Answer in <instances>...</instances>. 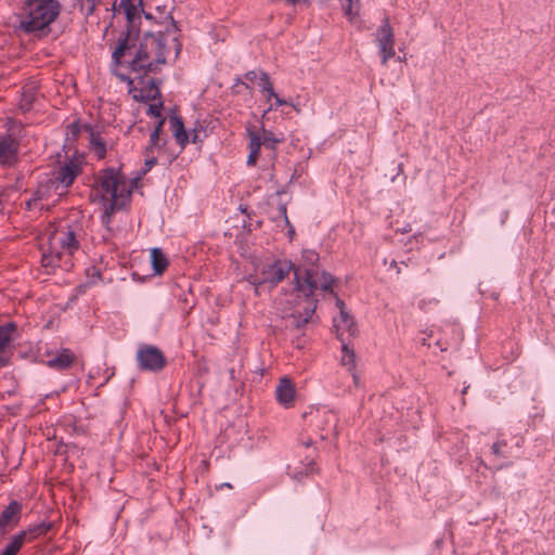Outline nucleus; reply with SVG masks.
Wrapping results in <instances>:
<instances>
[{
    "mask_svg": "<svg viewBox=\"0 0 555 555\" xmlns=\"http://www.w3.org/2000/svg\"><path fill=\"white\" fill-rule=\"evenodd\" d=\"M119 8H122L125 11L127 29L119 37L117 48L112 53L113 62L116 65L121 64V59L126 56V52L130 49L132 36H140V27L138 25L140 15H138L137 5L132 3V0H120Z\"/></svg>",
    "mask_w": 555,
    "mask_h": 555,
    "instance_id": "nucleus-5",
    "label": "nucleus"
},
{
    "mask_svg": "<svg viewBox=\"0 0 555 555\" xmlns=\"http://www.w3.org/2000/svg\"><path fill=\"white\" fill-rule=\"evenodd\" d=\"M82 159L73 155L63 166L54 172V180L65 189L70 186L81 172Z\"/></svg>",
    "mask_w": 555,
    "mask_h": 555,
    "instance_id": "nucleus-9",
    "label": "nucleus"
},
{
    "mask_svg": "<svg viewBox=\"0 0 555 555\" xmlns=\"http://www.w3.org/2000/svg\"><path fill=\"white\" fill-rule=\"evenodd\" d=\"M132 50H134L133 57L129 62L132 72L144 75L156 73L158 66L166 63V43L162 31L149 30L141 38L132 36L131 46L126 55L131 54Z\"/></svg>",
    "mask_w": 555,
    "mask_h": 555,
    "instance_id": "nucleus-2",
    "label": "nucleus"
},
{
    "mask_svg": "<svg viewBox=\"0 0 555 555\" xmlns=\"http://www.w3.org/2000/svg\"><path fill=\"white\" fill-rule=\"evenodd\" d=\"M289 106L294 107L297 112H299V109L297 108V105L293 104L292 102H289L288 104Z\"/></svg>",
    "mask_w": 555,
    "mask_h": 555,
    "instance_id": "nucleus-53",
    "label": "nucleus"
},
{
    "mask_svg": "<svg viewBox=\"0 0 555 555\" xmlns=\"http://www.w3.org/2000/svg\"><path fill=\"white\" fill-rule=\"evenodd\" d=\"M60 12L59 0H26L20 28L28 34L41 31L56 20Z\"/></svg>",
    "mask_w": 555,
    "mask_h": 555,
    "instance_id": "nucleus-3",
    "label": "nucleus"
},
{
    "mask_svg": "<svg viewBox=\"0 0 555 555\" xmlns=\"http://www.w3.org/2000/svg\"><path fill=\"white\" fill-rule=\"evenodd\" d=\"M263 93L267 94V102H269L272 98L276 95L273 86H270L269 89H267Z\"/></svg>",
    "mask_w": 555,
    "mask_h": 555,
    "instance_id": "nucleus-44",
    "label": "nucleus"
},
{
    "mask_svg": "<svg viewBox=\"0 0 555 555\" xmlns=\"http://www.w3.org/2000/svg\"><path fill=\"white\" fill-rule=\"evenodd\" d=\"M159 137L157 135V131H152L150 135L149 145L145 147V155L149 156L153 154L154 150L158 146Z\"/></svg>",
    "mask_w": 555,
    "mask_h": 555,
    "instance_id": "nucleus-32",
    "label": "nucleus"
},
{
    "mask_svg": "<svg viewBox=\"0 0 555 555\" xmlns=\"http://www.w3.org/2000/svg\"><path fill=\"white\" fill-rule=\"evenodd\" d=\"M138 365L142 371L159 372L167 363L163 351L153 345H141L137 351Z\"/></svg>",
    "mask_w": 555,
    "mask_h": 555,
    "instance_id": "nucleus-6",
    "label": "nucleus"
},
{
    "mask_svg": "<svg viewBox=\"0 0 555 555\" xmlns=\"http://www.w3.org/2000/svg\"><path fill=\"white\" fill-rule=\"evenodd\" d=\"M38 201V197L30 198L26 202V209H30L34 202Z\"/></svg>",
    "mask_w": 555,
    "mask_h": 555,
    "instance_id": "nucleus-49",
    "label": "nucleus"
},
{
    "mask_svg": "<svg viewBox=\"0 0 555 555\" xmlns=\"http://www.w3.org/2000/svg\"><path fill=\"white\" fill-rule=\"evenodd\" d=\"M18 142L8 134L0 138V165L13 166L18 159Z\"/></svg>",
    "mask_w": 555,
    "mask_h": 555,
    "instance_id": "nucleus-13",
    "label": "nucleus"
},
{
    "mask_svg": "<svg viewBox=\"0 0 555 555\" xmlns=\"http://www.w3.org/2000/svg\"><path fill=\"white\" fill-rule=\"evenodd\" d=\"M166 119L165 118H160L155 127V129L153 131H157V135L159 137L160 135V132H162V129H163V126L165 124Z\"/></svg>",
    "mask_w": 555,
    "mask_h": 555,
    "instance_id": "nucleus-45",
    "label": "nucleus"
},
{
    "mask_svg": "<svg viewBox=\"0 0 555 555\" xmlns=\"http://www.w3.org/2000/svg\"><path fill=\"white\" fill-rule=\"evenodd\" d=\"M299 268L300 267H295L291 260L276 259L262 267L261 280L259 284H269L270 286H276L280 282H282L285 279V276L288 275L291 271L295 273V270Z\"/></svg>",
    "mask_w": 555,
    "mask_h": 555,
    "instance_id": "nucleus-7",
    "label": "nucleus"
},
{
    "mask_svg": "<svg viewBox=\"0 0 555 555\" xmlns=\"http://www.w3.org/2000/svg\"><path fill=\"white\" fill-rule=\"evenodd\" d=\"M34 99H35L34 94L31 92H29L28 90H25L23 92L21 107L26 111L30 109Z\"/></svg>",
    "mask_w": 555,
    "mask_h": 555,
    "instance_id": "nucleus-34",
    "label": "nucleus"
},
{
    "mask_svg": "<svg viewBox=\"0 0 555 555\" xmlns=\"http://www.w3.org/2000/svg\"><path fill=\"white\" fill-rule=\"evenodd\" d=\"M163 108L162 100H158V103L151 104L147 109V114L152 117H160Z\"/></svg>",
    "mask_w": 555,
    "mask_h": 555,
    "instance_id": "nucleus-36",
    "label": "nucleus"
},
{
    "mask_svg": "<svg viewBox=\"0 0 555 555\" xmlns=\"http://www.w3.org/2000/svg\"><path fill=\"white\" fill-rule=\"evenodd\" d=\"M223 487L232 488V485L229 482H224V483L220 485V488H223Z\"/></svg>",
    "mask_w": 555,
    "mask_h": 555,
    "instance_id": "nucleus-50",
    "label": "nucleus"
},
{
    "mask_svg": "<svg viewBox=\"0 0 555 555\" xmlns=\"http://www.w3.org/2000/svg\"><path fill=\"white\" fill-rule=\"evenodd\" d=\"M23 505L21 502L11 501L0 513V532L5 534L9 530L18 525L22 516Z\"/></svg>",
    "mask_w": 555,
    "mask_h": 555,
    "instance_id": "nucleus-11",
    "label": "nucleus"
},
{
    "mask_svg": "<svg viewBox=\"0 0 555 555\" xmlns=\"http://www.w3.org/2000/svg\"><path fill=\"white\" fill-rule=\"evenodd\" d=\"M52 527L51 522L41 521L39 524L29 526L27 529L22 530L21 532H25V542H30L43 534H46Z\"/></svg>",
    "mask_w": 555,
    "mask_h": 555,
    "instance_id": "nucleus-23",
    "label": "nucleus"
},
{
    "mask_svg": "<svg viewBox=\"0 0 555 555\" xmlns=\"http://www.w3.org/2000/svg\"><path fill=\"white\" fill-rule=\"evenodd\" d=\"M76 357L68 348H62L55 356L47 360L44 363L48 367L55 371H64L72 366Z\"/></svg>",
    "mask_w": 555,
    "mask_h": 555,
    "instance_id": "nucleus-16",
    "label": "nucleus"
},
{
    "mask_svg": "<svg viewBox=\"0 0 555 555\" xmlns=\"http://www.w3.org/2000/svg\"><path fill=\"white\" fill-rule=\"evenodd\" d=\"M156 164H157V158L155 156L149 155L144 162V167L141 170V175H146Z\"/></svg>",
    "mask_w": 555,
    "mask_h": 555,
    "instance_id": "nucleus-39",
    "label": "nucleus"
},
{
    "mask_svg": "<svg viewBox=\"0 0 555 555\" xmlns=\"http://www.w3.org/2000/svg\"><path fill=\"white\" fill-rule=\"evenodd\" d=\"M334 278L328 272H319L318 268H299L295 270V288L301 293L307 300L314 299L312 296L317 289L332 291Z\"/></svg>",
    "mask_w": 555,
    "mask_h": 555,
    "instance_id": "nucleus-4",
    "label": "nucleus"
},
{
    "mask_svg": "<svg viewBox=\"0 0 555 555\" xmlns=\"http://www.w3.org/2000/svg\"><path fill=\"white\" fill-rule=\"evenodd\" d=\"M238 86H242V87H244V88H245V89H247V90H251L250 86H249L248 83L244 82V81L241 79V77H236V78L234 79V85H233V87H232L233 92H235V93H238V92H240L238 90H236V88H237Z\"/></svg>",
    "mask_w": 555,
    "mask_h": 555,
    "instance_id": "nucleus-41",
    "label": "nucleus"
},
{
    "mask_svg": "<svg viewBox=\"0 0 555 555\" xmlns=\"http://www.w3.org/2000/svg\"><path fill=\"white\" fill-rule=\"evenodd\" d=\"M390 267L397 268V261H396V260H392V261L390 262Z\"/></svg>",
    "mask_w": 555,
    "mask_h": 555,
    "instance_id": "nucleus-52",
    "label": "nucleus"
},
{
    "mask_svg": "<svg viewBox=\"0 0 555 555\" xmlns=\"http://www.w3.org/2000/svg\"><path fill=\"white\" fill-rule=\"evenodd\" d=\"M122 80H128V82H132L131 79L127 78V77H121Z\"/></svg>",
    "mask_w": 555,
    "mask_h": 555,
    "instance_id": "nucleus-55",
    "label": "nucleus"
},
{
    "mask_svg": "<svg viewBox=\"0 0 555 555\" xmlns=\"http://www.w3.org/2000/svg\"><path fill=\"white\" fill-rule=\"evenodd\" d=\"M17 330L15 322H8L0 325V370L8 366L11 361V344L13 343V333Z\"/></svg>",
    "mask_w": 555,
    "mask_h": 555,
    "instance_id": "nucleus-10",
    "label": "nucleus"
},
{
    "mask_svg": "<svg viewBox=\"0 0 555 555\" xmlns=\"http://www.w3.org/2000/svg\"><path fill=\"white\" fill-rule=\"evenodd\" d=\"M180 52V43H177V54Z\"/></svg>",
    "mask_w": 555,
    "mask_h": 555,
    "instance_id": "nucleus-56",
    "label": "nucleus"
},
{
    "mask_svg": "<svg viewBox=\"0 0 555 555\" xmlns=\"http://www.w3.org/2000/svg\"><path fill=\"white\" fill-rule=\"evenodd\" d=\"M343 352H344L343 358H341L343 364L352 366L354 363L356 356H354L353 350L348 349L346 343H343Z\"/></svg>",
    "mask_w": 555,
    "mask_h": 555,
    "instance_id": "nucleus-30",
    "label": "nucleus"
},
{
    "mask_svg": "<svg viewBox=\"0 0 555 555\" xmlns=\"http://www.w3.org/2000/svg\"><path fill=\"white\" fill-rule=\"evenodd\" d=\"M151 262L155 274H162L168 266V259L166 255L158 247L152 248Z\"/></svg>",
    "mask_w": 555,
    "mask_h": 555,
    "instance_id": "nucleus-21",
    "label": "nucleus"
},
{
    "mask_svg": "<svg viewBox=\"0 0 555 555\" xmlns=\"http://www.w3.org/2000/svg\"><path fill=\"white\" fill-rule=\"evenodd\" d=\"M352 4L353 0H345V3H343V10L344 14L349 18L352 20Z\"/></svg>",
    "mask_w": 555,
    "mask_h": 555,
    "instance_id": "nucleus-40",
    "label": "nucleus"
},
{
    "mask_svg": "<svg viewBox=\"0 0 555 555\" xmlns=\"http://www.w3.org/2000/svg\"><path fill=\"white\" fill-rule=\"evenodd\" d=\"M506 444L507 443L505 440L495 441L491 447L492 454L498 457H505L506 455L502 452V448L505 447Z\"/></svg>",
    "mask_w": 555,
    "mask_h": 555,
    "instance_id": "nucleus-35",
    "label": "nucleus"
},
{
    "mask_svg": "<svg viewBox=\"0 0 555 555\" xmlns=\"http://www.w3.org/2000/svg\"><path fill=\"white\" fill-rule=\"evenodd\" d=\"M283 193H284V190H278V191H276V194H278V195H281V194H283Z\"/></svg>",
    "mask_w": 555,
    "mask_h": 555,
    "instance_id": "nucleus-54",
    "label": "nucleus"
},
{
    "mask_svg": "<svg viewBox=\"0 0 555 555\" xmlns=\"http://www.w3.org/2000/svg\"><path fill=\"white\" fill-rule=\"evenodd\" d=\"M258 155L259 154H257V153L249 152L248 157H247V165L254 166L257 162Z\"/></svg>",
    "mask_w": 555,
    "mask_h": 555,
    "instance_id": "nucleus-43",
    "label": "nucleus"
},
{
    "mask_svg": "<svg viewBox=\"0 0 555 555\" xmlns=\"http://www.w3.org/2000/svg\"><path fill=\"white\" fill-rule=\"evenodd\" d=\"M278 211H279V216L283 219L285 225L288 227V236L291 238H293L294 234H295V229L294 227L291 224L289 220H288V217H287V207H286V204L285 203H279L278 205Z\"/></svg>",
    "mask_w": 555,
    "mask_h": 555,
    "instance_id": "nucleus-28",
    "label": "nucleus"
},
{
    "mask_svg": "<svg viewBox=\"0 0 555 555\" xmlns=\"http://www.w3.org/2000/svg\"><path fill=\"white\" fill-rule=\"evenodd\" d=\"M77 1L80 7V11L85 15L89 16V15L93 14L94 9H95V0H77Z\"/></svg>",
    "mask_w": 555,
    "mask_h": 555,
    "instance_id": "nucleus-29",
    "label": "nucleus"
},
{
    "mask_svg": "<svg viewBox=\"0 0 555 555\" xmlns=\"http://www.w3.org/2000/svg\"><path fill=\"white\" fill-rule=\"evenodd\" d=\"M260 137L262 145L269 150H275L276 145L282 141V139L276 138L272 131L266 130L264 128H262V135Z\"/></svg>",
    "mask_w": 555,
    "mask_h": 555,
    "instance_id": "nucleus-26",
    "label": "nucleus"
},
{
    "mask_svg": "<svg viewBox=\"0 0 555 555\" xmlns=\"http://www.w3.org/2000/svg\"><path fill=\"white\" fill-rule=\"evenodd\" d=\"M336 306L339 309V315L333 319V323L337 338L345 343L356 335L357 326L353 318L347 311L345 302L338 297L336 298Z\"/></svg>",
    "mask_w": 555,
    "mask_h": 555,
    "instance_id": "nucleus-8",
    "label": "nucleus"
},
{
    "mask_svg": "<svg viewBox=\"0 0 555 555\" xmlns=\"http://www.w3.org/2000/svg\"><path fill=\"white\" fill-rule=\"evenodd\" d=\"M289 4H296L297 0H285Z\"/></svg>",
    "mask_w": 555,
    "mask_h": 555,
    "instance_id": "nucleus-51",
    "label": "nucleus"
},
{
    "mask_svg": "<svg viewBox=\"0 0 555 555\" xmlns=\"http://www.w3.org/2000/svg\"><path fill=\"white\" fill-rule=\"evenodd\" d=\"M302 258L311 266L310 268H315L314 264L319 261V255L311 249L304 250Z\"/></svg>",
    "mask_w": 555,
    "mask_h": 555,
    "instance_id": "nucleus-33",
    "label": "nucleus"
},
{
    "mask_svg": "<svg viewBox=\"0 0 555 555\" xmlns=\"http://www.w3.org/2000/svg\"><path fill=\"white\" fill-rule=\"evenodd\" d=\"M145 75L142 73V76H139V83L141 85L140 89V99L142 101H155L162 99V93L159 90V86L162 81L156 78H147L145 79Z\"/></svg>",
    "mask_w": 555,
    "mask_h": 555,
    "instance_id": "nucleus-15",
    "label": "nucleus"
},
{
    "mask_svg": "<svg viewBox=\"0 0 555 555\" xmlns=\"http://www.w3.org/2000/svg\"><path fill=\"white\" fill-rule=\"evenodd\" d=\"M95 185L101 192L104 202L101 223L107 231H111L112 217L116 211L127 206L130 198V190L120 168L114 167L100 170L95 178Z\"/></svg>",
    "mask_w": 555,
    "mask_h": 555,
    "instance_id": "nucleus-1",
    "label": "nucleus"
},
{
    "mask_svg": "<svg viewBox=\"0 0 555 555\" xmlns=\"http://www.w3.org/2000/svg\"><path fill=\"white\" fill-rule=\"evenodd\" d=\"M295 385L287 377H283L275 388V399L280 404H282L285 408L292 405L295 398Z\"/></svg>",
    "mask_w": 555,
    "mask_h": 555,
    "instance_id": "nucleus-17",
    "label": "nucleus"
},
{
    "mask_svg": "<svg viewBox=\"0 0 555 555\" xmlns=\"http://www.w3.org/2000/svg\"><path fill=\"white\" fill-rule=\"evenodd\" d=\"M191 141H192L193 143H196V142L201 141V140L198 139V132H197L196 128H194V129L192 130V139H191Z\"/></svg>",
    "mask_w": 555,
    "mask_h": 555,
    "instance_id": "nucleus-48",
    "label": "nucleus"
},
{
    "mask_svg": "<svg viewBox=\"0 0 555 555\" xmlns=\"http://www.w3.org/2000/svg\"><path fill=\"white\" fill-rule=\"evenodd\" d=\"M169 125L177 143L183 149L189 143V134L185 131L181 117L171 115L169 117Z\"/></svg>",
    "mask_w": 555,
    "mask_h": 555,
    "instance_id": "nucleus-20",
    "label": "nucleus"
},
{
    "mask_svg": "<svg viewBox=\"0 0 555 555\" xmlns=\"http://www.w3.org/2000/svg\"><path fill=\"white\" fill-rule=\"evenodd\" d=\"M139 7L141 8V12L144 14L146 20L152 21L154 18L151 13L144 11L142 0H139Z\"/></svg>",
    "mask_w": 555,
    "mask_h": 555,
    "instance_id": "nucleus-46",
    "label": "nucleus"
},
{
    "mask_svg": "<svg viewBox=\"0 0 555 555\" xmlns=\"http://www.w3.org/2000/svg\"><path fill=\"white\" fill-rule=\"evenodd\" d=\"M376 42L379 50L395 46V36L389 20L385 18L376 31Z\"/></svg>",
    "mask_w": 555,
    "mask_h": 555,
    "instance_id": "nucleus-19",
    "label": "nucleus"
},
{
    "mask_svg": "<svg viewBox=\"0 0 555 555\" xmlns=\"http://www.w3.org/2000/svg\"><path fill=\"white\" fill-rule=\"evenodd\" d=\"M338 418L334 411L324 410L317 414V427L322 431L321 438L327 439L331 435L337 436Z\"/></svg>",
    "mask_w": 555,
    "mask_h": 555,
    "instance_id": "nucleus-14",
    "label": "nucleus"
},
{
    "mask_svg": "<svg viewBox=\"0 0 555 555\" xmlns=\"http://www.w3.org/2000/svg\"><path fill=\"white\" fill-rule=\"evenodd\" d=\"M61 251L43 253L41 256V266L48 273H52L61 266Z\"/></svg>",
    "mask_w": 555,
    "mask_h": 555,
    "instance_id": "nucleus-24",
    "label": "nucleus"
},
{
    "mask_svg": "<svg viewBox=\"0 0 555 555\" xmlns=\"http://www.w3.org/2000/svg\"><path fill=\"white\" fill-rule=\"evenodd\" d=\"M274 99V104H270L269 107L264 111V114L280 107V106H284V105H288L289 104V101L285 100V99H282L281 96H279L278 94L273 98Z\"/></svg>",
    "mask_w": 555,
    "mask_h": 555,
    "instance_id": "nucleus-38",
    "label": "nucleus"
},
{
    "mask_svg": "<svg viewBox=\"0 0 555 555\" xmlns=\"http://www.w3.org/2000/svg\"><path fill=\"white\" fill-rule=\"evenodd\" d=\"M112 9L116 10V2L113 3Z\"/></svg>",
    "mask_w": 555,
    "mask_h": 555,
    "instance_id": "nucleus-57",
    "label": "nucleus"
},
{
    "mask_svg": "<svg viewBox=\"0 0 555 555\" xmlns=\"http://www.w3.org/2000/svg\"><path fill=\"white\" fill-rule=\"evenodd\" d=\"M92 283L95 282V279L100 280L101 279V272L99 270H96L95 268H92Z\"/></svg>",
    "mask_w": 555,
    "mask_h": 555,
    "instance_id": "nucleus-47",
    "label": "nucleus"
},
{
    "mask_svg": "<svg viewBox=\"0 0 555 555\" xmlns=\"http://www.w3.org/2000/svg\"><path fill=\"white\" fill-rule=\"evenodd\" d=\"M25 543V532H18L11 538V541L3 548L0 555H17Z\"/></svg>",
    "mask_w": 555,
    "mask_h": 555,
    "instance_id": "nucleus-25",
    "label": "nucleus"
},
{
    "mask_svg": "<svg viewBox=\"0 0 555 555\" xmlns=\"http://www.w3.org/2000/svg\"><path fill=\"white\" fill-rule=\"evenodd\" d=\"M395 46L385 47V50H379L382 56V64L386 65L388 60L395 55Z\"/></svg>",
    "mask_w": 555,
    "mask_h": 555,
    "instance_id": "nucleus-37",
    "label": "nucleus"
},
{
    "mask_svg": "<svg viewBox=\"0 0 555 555\" xmlns=\"http://www.w3.org/2000/svg\"><path fill=\"white\" fill-rule=\"evenodd\" d=\"M317 308V300L309 299L307 300V306L304 308L302 312L292 313L288 319V325L296 330H301L306 326V324L310 321Z\"/></svg>",
    "mask_w": 555,
    "mask_h": 555,
    "instance_id": "nucleus-18",
    "label": "nucleus"
},
{
    "mask_svg": "<svg viewBox=\"0 0 555 555\" xmlns=\"http://www.w3.org/2000/svg\"><path fill=\"white\" fill-rule=\"evenodd\" d=\"M270 86H272V82L270 81L269 75L260 69L258 76V87L260 91L264 92Z\"/></svg>",
    "mask_w": 555,
    "mask_h": 555,
    "instance_id": "nucleus-31",
    "label": "nucleus"
},
{
    "mask_svg": "<svg viewBox=\"0 0 555 555\" xmlns=\"http://www.w3.org/2000/svg\"><path fill=\"white\" fill-rule=\"evenodd\" d=\"M81 129H85L89 132L90 144L93 149L94 154L99 159H103L106 155L105 142L102 140L100 134L95 132L94 128L91 125L81 126L79 120H75L68 126V130L73 135H77L81 131Z\"/></svg>",
    "mask_w": 555,
    "mask_h": 555,
    "instance_id": "nucleus-12",
    "label": "nucleus"
},
{
    "mask_svg": "<svg viewBox=\"0 0 555 555\" xmlns=\"http://www.w3.org/2000/svg\"><path fill=\"white\" fill-rule=\"evenodd\" d=\"M59 244L61 248L68 251L69 255L76 251L80 246L79 241L76 237V233L72 229L62 233Z\"/></svg>",
    "mask_w": 555,
    "mask_h": 555,
    "instance_id": "nucleus-22",
    "label": "nucleus"
},
{
    "mask_svg": "<svg viewBox=\"0 0 555 555\" xmlns=\"http://www.w3.org/2000/svg\"><path fill=\"white\" fill-rule=\"evenodd\" d=\"M258 76H259V72L257 73L256 70H248L244 75L245 79H247L249 81H254V80L258 79Z\"/></svg>",
    "mask_w": 555,
    "mask_h": 555,
    "instance_id": "nucleus-42",
    "label": "nucleus"
},
{
    "mask_svg": "<svg viewBox=\"0 0 555 555\" xmlns=\"http://www.w3.org/2000/svg\"><path fill=\"white\" fill-rule=\"evenodd\" d=\"M248 137H249V144H248L249 152L259 154L260 149L262 146V141H261L260 134L256 131L248 129Z\"/></svg>",
    "mask_w": 555,
    "mask_h": 555,
    "instance_id": "nucleus-27",
    "label": "nucleus"
}]
</instances>
